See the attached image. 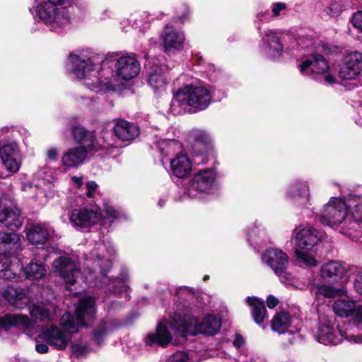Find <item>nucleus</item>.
<instances>
[{
    "label": "nucleus",
    "instance_id": "nucleus-1",
    "mask_svg": "<svg viewBox=\"0 0 362 362\" xmlns=\"http://www.w3.org/2000/svg\"><path fill=\"white\" fill-rule=\"evenodd\" d=\"M211 101V90L208 88L187 85L174 95L170 110L175 115L185 112L187 107L202 110L209 106Z\"/></svg>",
    "mask_w": 362,
    "mask_h": 362
},
{
    "label": "nucleus",
    "instance_id": "nucleus-2",
    "mask_svg": "<svg viewBox=\"0 0 362 362\" xmlns=\"http://www.w3.org/2000/svg\"><path fill=\"white\" fill-rule=\"evenodd\" d=\"M170 324L182 336L195 335L197 333L214 335L221 328L220 320L212 315H206L199 322L194 317L187 315L182 316L176 313L172 317Z\"/></svg>",
    "mask_w": 362,
    "mask_h": 362
},
{
    "label": "nucleus",
    "instance_id": "nucleus-3",
    "mask_svg": "<svg viewBox=\"0 0 362 362\" xmlns=\"http://www.w3.org/2000/svg\"><path fill=\"white\" fill-rule=\"evenodd\" d=\"M333 317H329L327 313L319 314V325L316 332L317 340L325 345H335L339 343L344 338L354 343H362V335L355 336L348 333L347 329H341L340 327H334Z\"/></svg>",
    "mask_w": 362,
    "mask_h": 362
},
{
    "label": "nucleus",
    "instance_id": "nucleus-4",
    "mask_svg": "<svg viewBox=\"0 0 362 362\" xmlns=\"http://www.w3.org/2000/svg\"><path fill=\"white\" fill-rule=\"evenodd\" d=\"M320 232L310 226H307L299 230L296 235V243L298 248L295 253L298 262L307 267H313L317 265V261L311 249L317 244L320 240Z\"/></svg>",
    "mask_w": 362,
    "mask_h": 362
},
{
    "label": "nucleus",
    "instance_id": "nucleus-5",
    "mask_svg": "<svg viewBox=\"0 0 362 362\" xmlns=\"http://www.w3.org/2000/svg\"><path fill=\"white\" fill-rule=\"evenodd\" d=\"M76 319L70 313H64L60 319V325L64 329L77 332L80 327H86L95 319V299L90 296L81 298L75 310Z\"/></svg>",
    "mask_w": 362,
    "mask_h": 362
},
{
    "label": "nucleus",
    "instance_id": "nucleus-6",
    "mask_svg": "<svg viewBox=\"0 0 362 362\" xmlns=\"http://www.w3.org/2000/svg\"><path fill=\"white\" fill-rule=\"evenodd\" d=\"M36 14L40 19L52 27H60L66 23L69 19L66 16V7L71 0H35Z\"/></svg>",
    "mask_w": 362,
    "mask_h": 362
},
{
    "label": "nucleus",
    "instance_id": "nucleus-7",
    "mask_svg": "<svg viewBox=\"0 0 362 362\" xmlns=\"http://www.w3.org/2000/svg\"><path fill=\"white\" fill-rule=\"evenodd\" d=\"M162 153L168 156H175L170 161V169L175 176L185 178L190 175L192 164L187 155L184 153L180 142L177 140L167 141L165 148L162 149Z\"/></svg>",
    "mask_w": 362,
    "mask_h": 362
},
{
    "label": "nucleus",
    "instance_id": "nucleus-8",
    "mask_svg": "<svg viewBox=\"0 0 362 362\" xmlns=\"http://www.w3.org/2000/svg\"><path fill=\"white\" fill-rule=\"evenodd\" d=\"M103 60L102 57L93 52L72 53L69 55V69L74 77L83 79L98 69Z\"/></svg>",
    "mask_w": 362,
    "mask_h": 362
},
{
    "label": "nucleus",
    "instance_id": "nucleus-9",
    "mask_svg": "<svg viewBox=\"0 0 362 362\" xmlns=\"http://www.w3.org/2000/svg\"><path fill=\"white\" fill-rule=\"evenodd\" d=\"M299 68L303 74L311 76L314 79L320 81L325 84L332 85L337 81L334 76L327 73L328 62L320 54L310 56L299 64Z\"/></svg>",
    "mask_w": 362,
    "mask_h": 362
},
{
    "label": "nucleus",
    "instance_id": "nucleus-10",
    "mask_svg": "<svg viewBox=\"0 0 362 362\" xmlns=\"http://www.w3.org/2000/svg\"><path fill=\"white\" fill-rule=\"evenodd\" d=\"M322 224L330 227L337 226L344 223L347 227L349 216L347 213V206L345 202L333 197L326 204L320 215Z\"/></svg>",
    "mask_w": 362,
    "mask_h": 362
},
{
    "label": "nucleus",
    "instance_id": "nucleus-11",
    "mask_svg": "<svg viewBox=\"0 0 362 362\" xmlns=\"http://www.w3.org/2000/svg\"><path fill=\"white\" fill-rule=\"evenodd\" d=\"M263 261L267 264L285 284H290L293 276L287 272L288 257L281 250L269 248L262 255Z\"/></svg>",
    "mask_w": 362,
    "mask_h": 362
},
{
    "label": "nucleus",
    "instance_id": "nucleus-12",
    "mask_svg": "<svg viewBox=\"0 0 362 362\" xmlns=\"http://www.w3.org/2000/svg\"><path fill=\"white\" fill-rule=\"evenodd\" d=\"M52 267L54 272L64 279L67 289L75 284L81 273L79 263L68 257L57 258L53 261Z\"/></svg>",
    "mask_w": 362,
    "mask_h": 362
},
{
    "label": "nucleus",
    "instance_id": "nucleus-13",
    "mask_svg": "<svg viewBox=\"0 0 362 362\" xmlns=\"http://www.w3.org/2000/svg\"><path fill=\"white\" fill-rule=\"evenodd\" d=\"M64 331L57 326L45 327L38 335V339L45 341L57 350H64L71 343L74 332L68 329Z\"/></svg>",
    "mask_w": 362,
    "mask_h": 362
},
{
    "label": "nucleus",
    "instance_id": "nucleus-14",
    "mask_svg": "<svg viewBox=\"0 0 362 362\" xmlns=\"http://www.w3.org/2000/svg\"><path fill=\"white\" fill-rule=\"evenodd\" d=\"M140 70V64L132 56H122L115 64V76L122 84L136 77Z\"/></svg>",
    "mask_w": 362,
    "mask_h": 362
},
{
    "label": "nucleus",
    "instance_id": "nucleus-15",
    "mask_svg": "<svg viewBox=\"0 0 362 362\" xmlns=\"http://www.w3.org/2000/svg\"><path fill=\"white\" fill-rule=\"evenodd\" d=\"M362 66V54L353 52L347 54L339 66V76L344 80L356 78L361 72Z\"/></svg>",
    "mask_w": 362,
    "mask_h": 362
},
{
    "label": "nucleus",
    "instance_id": "nucleus-16",
    "mask_svg": "<svg viewBox=\"0 0 362 362\" xmlns=\"http://www.w3.org/2000/svg\"><path fill=\"white\" fill-rule=\"evenodd\" d=\"M100 215L96 210L92 209H76L69 214V220L72 225L80 228H88L96 224Z\"/></svg>",
    "mask_w": 362,
    "mask_h": 362
},
{
    "label": "nucleus",
    "instance_id": "nucleus-17",
    "mask_svg": "<svg viewBox=\"0 0 362 362\" xmlns=\"http://www.w3.org/2000/svg\"><path fill=\"white\" fill-rule=\"evenodd\" d=\"M0 223L4 227L14 230L23 225L21 210L16 206H8L0 199Z\"/></svg>",
    "mask_w": 362,
    "mask_h": 362
},
{
    "label": "nucleus",
    "instance_id": "nucleus-18",
    "mask_svg": "<svg viewBox=\"0 0 362 362\" xmlns=\"http://www.w3.org/2000/svg\"><path fill=\"white\" fill-rule=\"evenodd\" d=\"M72 135L74 139L81 144L80 146L84 147L89 152H96L103 148V145L96 139L94 132L88 131L83 127H74Z\"/></svg>",
    "mask_w": 362,
    "mask_h": 362
},
{
    "label": "nucleus",
    "instance_id": "nucleus-19",
    "mask_svg": "<svg viewBox=\"0 0 362 362\" xmlns=\"http://www.w3.org/2000/svg\"><path fill=\"white\" fill-rule=\"evenodd\" d=\"M147 82L155 91L163 90L168 83L165 76L166 67L148 62L146 64Z\"/></svg>",
    "mask_w": 362,
    "mask_h": 362
},
{
    "label": "nucleus",
    "instance_id": "nucleus-20",
    "mask_svg": "<svg viewBox=\"0 0 362 362\" xmlns=\"http://www.w3.org/2000/svg\"><path fill=\"white\" fill-rule=\"evenodd\" d=\"M88 151L81 146L69 148L62 157V166L68 169L78 168L86 160Z\"/></svg>",
    "mask_w": 362,
    "mask_h": 362
},
{
    "label": "nucleus",
    "instance_id": "nucleus-21",
    "mask_svg": "<svg viewBox=\"0 0 362 362\" xmlns=\"http://www.w3.org/2000/svg\"><path fill=\"white\" fill-rule=\"evenodd\" d=\"M215 173L211 169L201 170L192 180L189 194L193 191L204 192L210 189L214 182Z\"/></svg>",
    "mask_w": 362,
    "mask_h": 362
},
{
    "label": "nucleus",
    "instance_id": "nucleus-22",
    "mask_svg": "<svg viewBox=\"0 0 362 362\" xmlns=\"http://www.w3.org/2000/svg\"><path fill=\"white\" fill-rule=\"evenodd\" d=\"M162 40L165 51L170 52L182 47L185 35L182 32L177 31L167 25L162 35Z\"/></svg>",
    "mask_w": 362,
    "mask_h": 362
},
{
    "label": "nucleus",
    "instance_id": "nucleus-23",
    "mask_svg": "<svg viewBox=\"0 0 362 362\" xmlns=\"http://www.w3.org/2000/svg\"><path fill=\"white\" fill-rule=\"evenodd\" d=\"M346 272L344 265L337 261H329L321 267L320 276L328 281H338Z\"/></svg>",
    "mask_w": 362,
    "mask_h": 362
},
{
    "label": "nucleus",
    "instance_id": "nucleus-24",
    "mask_svg": "<svg viewBox=\"0 0 362 362\" xmlns=\"http://www.w3.org/2000/svg\"><path fill=\"white\" fill-rule=\"evenodd\" d=\"M114 132L122 141H132L139 135L138 126L125 120L118 121L114 127Z\"/></svg>",
    "mask_w": 362,
    "mask_h": 362
},
{
    "label": "nucleus",
    "instance_id": "nucleus-25",
    "mask_svg": "<svg viewBox=\"0 0 362 362\" xmlns=\"http://www.w3.org/2000/svg\"><path fill=\"white\" fill-rule=\"evenodd\" d=\"M349 207L350 213L347 228L358 230L361 228V221L362 220V196L356 197L350 201Z\"/></svg>",
    "mask_w": 362,
    "mask_h": 362
},
{
    "label": "nucleus",
    "instance_id": "nucleus-26",
    "mask_svg": "<svg viewBox=\"0 0 362 362\" xmlns=\"http://www.w3.org/2000/svg\"><path fill=\"white\" fill-rule=\"evenodd\" d=\"M49 230L45 224L31 225L26 232L28 240L33 245L44 244L49 238Z\"/></svg>",
    "mask_w": 362,
    "mask_h": 362
},
{
    "label": "nucleus",
    "instance_id": "nucleus-27",
    "mask_svg": "<svg viewBox=\"0 0 362 362\" xmlns=\"http://www.w3.org/2000/svg\"><path fill=\"white\" fill-rule=\"evenodd\" d=\"M4 297L17 309L24 308L29 301L25 292L21 288L8 287L4 292Z\"/></svg>",
    "mask_w": 362,
    "mask_h": 362
},
{
    "label": "nucleus",
    "instance_id": "nucleus-28",
    "mask_svg": "<svg viewBox=\"0 0 362 362\" xmlns=\"http://www.w3.org/2000/svg\"><path fill=\"white\" fill-rule=\"evenodd\" d=\"M172 340V336L167 327L163 323H159L157 326L156 332L149 333L146 338V344L153 345L157 344L161 346L168 344Z\"/></svg>",
    "mask_w": 362,
    "mask_h": 362
},
{
    "label": "nucleus",
    "instance_id": "nucleus-29",
    "mask_svg": "<svg viewBox=\"0 0 362 362\" xmlns=\"http://www.w3.org/2000/svg\"><path fill=\"white\" fill-rule=\"evenodd\" d=\"M246 301L250 307L253 320L257 325L262 326L267 317L264 301L255 297H247Z\"/></svg>",
    "mask_w": 362,
    "mask_h": 362
},
{
    "label": "nucleus",
    "instance_id": "nucleus-30",
    "mask_svg": "<svg viewBox=\"0 0 362 362\" xmlns=\"http://www.w3.org/2000/svg\"><path fill=\"white\" fill-rule=\"evenodd\" d=\"M311 292L316 298H319L321 296L325 298H334L345 296L346 290L344 286L335 288L325 284H316L313 286Z\"/></svg>",
    "mask_w": 362,
    "mask_h": 362
},
{
    "label": "nucleus",
    "instance_id": "nucleus-31",
    "mask_svg": "<svg viewBox=\"0 0 362 362\" xmlns=\"http://www.w3.org/2000/svg\"><path fill=\"white\" fill-rule=\"evenodd\" d=\"M333 311L340 317H348L354 314L355 302L349 298H339L332 305Z\"/></svg>",
    "mask_w": 362,
    "mask_h": 362
},
{
    "label": "nucleus",
    "instance_id": "nucleus-32",
    "mask_svg": "<svg viewBox=\"0 0 362 362\" xmlns=\"http://www.w3.org/2000/svg\"><path fill=\"white\" fill-rule=\"evenodd\" d=\"M263 41L267 46V52L271 57H276L283 51V46L279 38L274 31L266 32L263 37Z\"/></svg>",
    "mask_w": 362,
    "mask_h": 362
},
{
    "label": "nucleus",
    "instance_id": "nucleus-33",
    "mask_svg": "<svg viewBox=\"0 0 362 362\" xmlns=\"http://www.w3.org/2000/svg\"><path fill=\"white\" fill-rule=\"evenodd\" d=\"M291 324V317L286 312L276 313L271 322V327L273 331L279 334L286 332Z\"/></svg>",
    "mask_w": 362,
    "mask_h": 362
},
{
    "label": "nucleus",
    "instance_id": "nucleus-34",
    "mask_svg": "<svg viewBox=\"0 0 362 362\" xmlns=\"http://www.w3.org/2000/svg\"><path fill=\"white\" fill-rule=\"evenodd\" d=\"M24 273L28 279H39L45 276L47 269L41 262L33 259L23 268Z\"/></svg>",
    "mask_w": 362,
    "mask_h": 362
},
{
    "label": "nucleus",
    "instance_id": "nucleus-35",
    "mask_svg": "<svg viewBox=\"0 0 362 362\" xmlns=\"http://www.w3.org/2000/svg\"><path fill=\"white\" fill-rule=\"evenodd\" d=\"M115 329V325L111 321L102 320L93 331V340L98 344L101 345L105 337L112 332Z\"/></svg>",
    "mask_w": 362,
    "mask_h": 362
},
{
    "label": "nucleus",
    "instance_id": "nucleus-36",
    "mask_svg": "<svg viewBox=\"0 0 362 362\" xmlns=\"http://www.w3.org/2000/svg\"><path fill=\"white\" fill-rule=\"evenodd\" d=\"M11 260L5 255L0 256V279L17 281L18 275L16 273Z\"/></svg>",
    "mask_w": 362,
    "mask_h": 362
},
{
    "label": "nucleus",
    "instance_id": "nucleus-37",
    "mask_svg": "<svg viewBox=\"0 0 362 362\" xmlns=\"http://www.w3.org/2000/svg\"><path fill=\"white\" fill-rule=\"evenodd\" d=\"M19 241L20 238L16 233L0 232V254H6L14 248Z\"/></svg>",
    "mask_w": 362,
    "mask_h": 362
},
{
    "label": "nucleus",
    "instance_id": "nucleus-38",
    "mask_svg": "<svg viewBox=\"0 0 362 362\" xmlns=\"http://www.w3.org/2000/svg\"><path fill=\"white\" fill-rule=\"evenodd\" d=\"M288 194L292 198H300L308 201L310 195L308 186L305 182L293 183L290 186Z\"/></svg>",
    "mask_w": 362,
    "mask_h": 362
},
{
    "label": "nucleus",
    "instance_id": "nucleus-39",
    "mask_svg": "<svg viewBox=\"0 0 362 362\" xmlns=\"http://www.w3.org/2000/svg\"><path fill=\"white\" fill-rule=\"evenodd\" d=\"M30 315L38 321L51 320V312L49 309L42 304H33L29 306Z\"/></svg>",
    "mask_w": 362,
    "mask_h": 362
},
{
    "label": "nucleus",
    "instance_id": "nucleus-40",
    "mask_svg": "<svg viewBox=\"0 0 362 362\" xmlns=\"http://www.w3.org/2000/svg\"><path fill=\"white\" fill-rule=\"evenodd\" d=\"M4 323L23 328H28L32 325V322L27 315L19 314L6 315L4 317Z\"/></svg>",
    "mask_w": 362,
    "mask_h": 362
},
{
    "label": "nucleus",
    "instance_id": "nucleus-41",
    "mask_svg": "<svg viewBox=\"0 0 362 362\" xmlns=\"http://www.w3.org/2000/svg\"><path fill=\"white\" fill-rule=\"evenodd\" d=\"M93 261L92 271L95 272L97 269H99L102 274H104L109 268L112 267V263L108 259H102L100 256L97 254H92L89 259H87V264L89 262Z\"/></svg>",
    "mask_w": 362,
    "mask_h": 362
},
{
    "label": "nucleus",
    "instance_id": "nucleus-42",
    "mask_svg": "<svg viewBox=\"0 0 362 362\" xmlns=\"http://www.w3.org/2000/svg\"><path fill=\"white\" fill-rule=\"evenodd\" d=\"M70 344L73 354L77 357L85 356L89 351V348L86 344L72 343L71 341Z\"/></svg>",
    "mask_w": 362,
    "mask_h": 362
},
{
    "label": "nucleus",
    "instance_id": "nucleus-43",
    "mask_svg": "<svg viewBox=\"0 0 362 362\" xmlns=\"http://www.w3.org/2000/svg\"><path fill=\"white\" fill-rule=\"evenodd\" d=\"M326 11L330 17H336L340 14L341 6L338 2L334 1L329 6Z\"/></svg>",
    "mask_w": 362,
    "mask_h": 362
},
{
    "label": "nucleus",
    "instance_id": "nucleus-44",
    "mask_svg": "<svg viewBox=\"0 0 362 362\" xmlns=\"http://www.w3.org/2000/svg\"><path fill=\"white\" fill-rule=\"evenodd\" d=\"M188 357L184 352L180 351L171 355L165 362H187Z\"/></svg>",
    "mask_w": 362,
    "mask_h": 362
},
{
    "label": "nucleus",
    "instance_id": "nucleus-45",
    "mask_svg": "<svg viewBox=\"0 0 362 362\" xmlns=\"http://www.w3.org/2000/svg\"><path fill=\"white\" fill-rule=\"evenodd\" d=\"M353 25L362 32V11L356 12L352 17Z\"/></svg>",
    "mask_w": 362,
    "mask_h": 362
},
{
    "label": "nucleus",
    "instance_id": "nucleus-46",
    "mask_svg": "<svg viewBox=\"0 0 362 362\" xmlns=\"http://www.w3.org/2000/svg\"><path fill=\"white\" fill-rule=\"evenodd\" d=\"M287 8V5L285 3L277 2L272 5V12L274 17H277L279 16L280 12L286 10Z\"/></svg>",
    "mask_w": 362,
    "mask_h": 362
},
{
    "label": "nucleus",
    "instance_id": "nucleus-47",
    "mask_svg": "<svg viewBox=\"0 0 362 362\" xmlns=\"http://www.w3.org/2000/svg\"><path fill=\"white\" fill-rule=\"evenodd\" d=\"M104 211L107 218L111 219V221L119 217V213L111 206H105Z\"/></svg>",
    "mask_w": 362,
    "mask_h": 362
},
{
    "label": "nucleus",
    "instance_id": "nucleus-48",
    "mask_svg": "<svg viewBox=\"0 0 362 362\" xmlns=\"http://www.w3.org/2000/svg\"><path fill=\"white\" fill-rule=\"evenodd\" d=\"M354 288L359 294L362 295V269L356 275L354 281Z\"/></svg>",
    "mask_w": 362,
    "mask_h": 362
},
{
    "label": "nucleus",
    "instance_id": "nucleus-49",
    "mask_svg": "<svg viewBox=\"0 0 362 362\" xmlns=\"http://www.w3.org/2000/svg\"><path fill=\"white\" fill-rule=\"evenodd\" d=\"M98 185L94 181L88 182L86 184L87 192L86 195L88 197H93V193L96 190Z\"/></svg>",
    "mask_w": 362,
    "mask_h": 362
},
{
    "label": "nucleus",
    "instance_id": "nucleus-50",
    "mask_svg": "<svg viewBox=\"0 0 362 362\" xmlns=\"http://www.w3.org/2000/svg\"><path fill=\"white\" fill-rule=\"evenodd\" d=\"M354 314V320L358 323H362V305L356 306Z\"/></svg>",
    "mask_w": 362,
    "mask_h": 362
},
{
    "label": "nucleus",
    "instance_id": "nucleus-51",
    "mask_svg": "<svg viewBox=\"0 0 362 362\" xmlns=\"http://www.w3.org/2000/svg\"><path fill=\"white\" fill-rule=\"evenodd\" d=\"M279 303V300L275 297L271 296L267 299V305L269 308H275Z\"/></svg>",
    "mask_w": 362,
    "mask_h": 362
},
{
    "label": "nucleus",
    "instance_id": "nucleus-52",
    "mask_svg": "<svg viewBox=\"0 0 362 362\" xmlns=\"http://www.w3.org/2000/svg\"><path fill=\"white\" fill-rule=\"evenodd\" d=\"M58 152L54 148H52L47 150V156L51 160H56L57 158Z\"/></svg>",
    "mask_w": 362,
    "mask_h": 362
},
{
    "label": "nucleus",
    "instance_id": "nucleus-53",
    "mask_svg": "<svg viewBox=\"0 0 362 362\" xmlns=\"http://www.w3.org/2000/svg\"><path fill=\"white\" fill-rule=\"evenodd\" d=\"M35 349L40 354H46L49 351L48 346L44 344H36Z\"/></svg>",
    "mask_w": 362,
    "mask_h": 362
},
{
    "label": "nucleus",
    "instance_id": "nucleus-54",
    "mask_svg": "<svg viewBox=\"0 0 362 362\" xmlns=\"http://www.w3.org/2000/svg\"><path fill=\"white\" fill-rule=\"evenodd\" d=\"M182 293L192 294V290L187 287H180L176 291V294L178 296L182 295Z\"/></svg>",
    "mask_w": 362,
    "mask_h": 362
},
{
    "label": "nucleus",
    "instance_id": "nucleus-55",
    "mask_svg": "<svg viewBox=\"0 0 362 362\" xmlns=\"http://www.w3.org/2000/svg\"><path fill=\"white\" fill-rule=\"evenodd\" d=\"M86 85L92 90L98 91L97 89L99 88V86H100V82L97 80V81L95 83H90L88 82L86 83Z\"/></svg>",
    "mask_w": 362,
    "mask_h": 362
},
{
    "label": "nucleus",
    "instance_id": "nucleus-56",
    "mask_svg": "<svg viewBox=\"0 0 362 362\" xmlns=\"http://www.w3.org/2000/svg\"><path fill=\"white\" fill-rule=\"evenodd\" d=\"M244 340L240 336H236L235 340L233 341V344L236 348H240L243 345Z\"/></svg>",
    "mask_w": 362,
    "mask_h": 362
},
{
    "label": "nucleus",
    "instance_id": "nucleus-57",
    "mask_svg": "<svg viewBox=\"0 0 362 362\" xmlns=\"http://www.w3.org/2000/svg\"><path fill=\"white\" fill-rule=\"evenodd\" d=\"M72 181L77 185L78 187H81L83 184L82 177L73 176L71 177Z\"/></svg>",
    "mask_w": 362,
    "mask_h": 362
},
{
    "label": "nucleus",
    "instance_id": "nucleus-58",
    "mask_svg": "<svg viewBox=\"0 0 362 362\" xmlns=\"http://www.w3.org/2000/svg\"><path fill=\"white\" fill-rule=\"evenodd\" d=\"M200 136L205 138L206 136V135L204 132H200Z\"/></svg>",
    "mask_w": 362,
    "mask_h": 362
},
{
    "label": "nucleus",
    "instance_id": "nucleus-59",
    "mask_svg": "<svg viewBox=\"0 0 362 362\" xmlns=\"http://www.w3.org/2000/svg\"><path fill=\"white\" fill-rule=\"evenodd\" d=\"M195 136H196V139H201V137L199 138V135H198V134H197V135H196Z\"/></svg>",
    "mask_w": 362,
    "mask_h": 362
},
{
    "label": "nucleus",
    "instance_id": "nucleus-60",
    "mask_svg": "<svg viewBox=\"0 0 362 362\" xmlns=\"http://www.w3.org/2000/svg\"><path fill=\"white\" fill-rule=\"evenodd\" d=\"M207 279H209V276H205L204 277V281H206Z\"/></svg>",
    "mask_w": 362,
    "mask_h": 362
},
{
    "label": "nucleus",
    "instance_id": "nucleus-61",
    "mask_svg": "<svg viewBox=\"0 0 362 362\" xmlns=\"http://www.w3.org/2000/svg\"><path fill=\"white\" fill-rule=\"evenodd\" d=\"M158 204H159L160 206H162V204H163V202H162V201H160V202H159V203H158Z\"/></svg>",
    "mask_w": 362,
    "mask_h": 362
}]
</instances>
